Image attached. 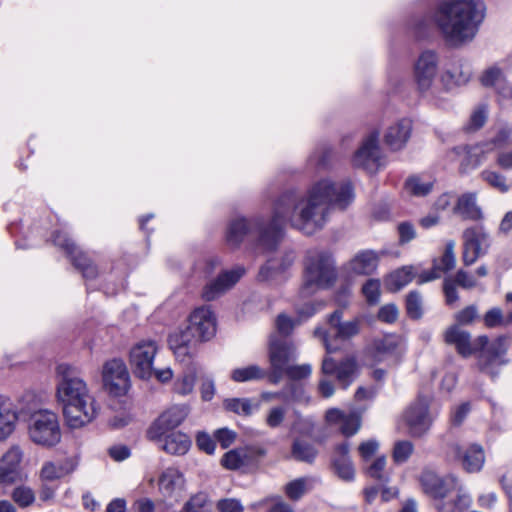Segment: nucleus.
<instances>
[{
    "label": "nucleus",
    "mask_w": 512,
    "mask_h": 512,
    "mask_svg": "<svg viewBox=\"0 0 512 512\" xmlns=\"http://www.w3.org/2000/svg\"><path fill=\"white\" fill-rule=\"evenodd\" d=\"M354 197L353 186L349 181L320 179L304 193L294 190L282 193L275 201L269 219L257 216L231 220L226 229V241L228 245L238 247L245 236L256 234V249L273 251L283 237L286 223L305 235H312L324 228L333 208L346 209Z\"/></svg>",
    "instance_id": "1"
},
{
    "label": "nucleus",
    "mask_w": 512,
    "mask_h": 512,
    "mask_svg": "<svg viewBox=\"0 0 512 512\" xmlns=\"http://www.w3.org/2000/svg\"><path fill=\"white\" fill-rule=\"evenodd\" d=\"M56 400L62 408L66 424L78 429L91 423L100 406L81 372L70 364L56 367Z\"/></svg>",
    "instance_id": "2"
},
{
    "label": "nucleus",
    "mask_w": 512,
    "mask_h": 512,
    "mask_svg": "<svg viewBox=\"0 0 512 512\" xmlns=\"http://www.w3.org/2000/svg\"><path fill=\"white\" fill-rule=\"evenodd\" d=\"M485 13L482 0H443L432 18L448 44L461 46L474 39Z\"/></svg>",
    "instance_id": "3"
},
{
    "label": "nucleus",
    "mask_w": 512,
    "mask_h": 512,
    "mask_svg": "<svg viewBox=\"0 0 512 512\" xmlns=\"http://www.w3.org/2000/svg\"><path fill=\"white\" fill-rule=\"evenodd\" d=\"M445 342L454 345L457 352L464 358L480 351L478 356L479 369L492 378L498 375L500 367L509 362L506 358L509 338L505 335L498 336L492 342L489 341L486 335H482L472 342L469 332L458 325H454L446 330Z\"/></svg>",
    "instance_id": "4"
},
{
    "label": "nucleus",
    "mask_w": 512,
    "mask_h": 512,
    "mask_svg": "<svg viewBox=\"0 0 512 512\" xmlns=\"http://www.w3.org/2000/svg\"><path fill=\"white\" fill-rule=\"evenodd\" d=\"M216 332V319L210 306L193 310L189 322L169 336L168 343L180 362L190 360L194 354L192 346L197 342L210 340Z\"/></svg>",
    "instance_id": "5"
},
{
    "label": "nucleus",
    "mask_w": 512,
    "mask_h": 512,
    "mask_svg": "<svg viewBox=\"0 0 512 512\" xmlns=\"http://www.w3.org/2000/svg\"><path fill=\"white\" fill-rule=\"evenodd\" d=\"M336 279L331 255L323 250H309L305 258V273L302 293L309 295L316 289L327 288Z\"/></svg>",
    "instance_id": "6"
},
{
    "label": "nucleus",
    "mask_w": 512,
    "mask_h": 512,
    "mask_svg": "<svg viewBox=\"0 0 512 512\" xmlns=\"http://www.w3.org/2000/svg\"><path fill=\"white\" fill-rule=\"evenodd\" d=\"M432 400V396L419 393L404 411L403 421L411 437L421 438L430 430L437 414L431 409Z\"/></svg>",
    "instance_id": "7"
},
{
    "label": "nucleus",
    "mask_w": 512,
    "mask_h": 512,
    "mask_svg": "<svg viewBox=\"0 0 512 512\" xmlns=\"http://www.w3.org/2000/svg\"><path fill=\"white\" fill-rule=\"evenodd\" d=\"M30 439L37 445L52 447L61 440V429L56 413L49 410L35 412L28 427Z\"/></svg>",
    "instance_id": "8"
},
{
    "label": "nucleus",
    "mask_w": 512,
    "mask_h": 512,
    "mask_svg": "<svg viewBox=\"0 0 512 512\" xmlns=\"http://www.w3.org/2000/svg\"><path fill=\"white\" fill-rule=\"evenodd\" d=\"M297 356V348L291 341L276 335L271 336L268 348V381L278 384L284 377L285 369L297 359Z\"/></svg>",
    "instance_id": "9"
},
{
    "label": "nucleus",
    "mask_w": 512,
    "mask_h": 512,
    "mask_svg": "<svg viewBox=\"0 0 512 512\" xmlns=\"http://www.w3.org/2000/svg\"><path fill=\"white\" fill-rule=\"evenodd\" d=\"M342 310L334 311L328 318L330 331L326 332L321 328L315 330V335L321 337L327 353H333L339 350L338 340H348L360 332L361 321L354 318L348 321H342Z\"/></svg>",
    "instance_id": "10"
},
{
    "label": "nucleus",
    "mask_w": 512,
    "mask_h": 512,
    "mask_svg": "<svg viewBox=\"0 0 512 512\" xmlns=\"http://www.w3.org/2000/svg\"><path fill=\"white\" fill-rule=\"evenodd\" d=\"M101 377L103 389L110 397H124L131 388L128 368L120 358H113L104 362Z\"/></svg>",
    "instance_id": "11"
},
{
    "label": "nucleus",
    "mask_w": 512,
    "mask_h": 512,
    "mask_svg": "<svg viewBox=\"0 0 512 512\" xmlns=\"http://www.w3.org/2000/svg\"><path fill=\"white\" fill-rule=\"evenodd\" d=\"M439 58L435 51L425 50L413 66V79L418 92L424 97H433V87L438 73Z\"/></svg>",
    "instance_id": "12"
},
{
    "label": "nucleus",
    "mask_w": 512,
    "mask_h": 512,
    "mask_svg": "<svg viewBox=\"0 0 512 512\" xmlns=\"http://www.w3.org/2000/svg\"><path fill=\"white\" fill-rule=\"evenodd\" d=\"M157 352L158 347L153 341L140 342L131 349L130 365L137 377L147 380L155 376L160 380V371L154 368Z\"/></svg>",
    "instance_id": "13"
},
{
    "label": "nucleus",
    "mask_w": 512,
    "mask_h": 512,
    "mask_svg": "<svg viewBox=\"0 0 512 512\" xmlns=\"http://www.w3.org/2000/svg\"><path fill=\"white\" fill-rule=\"evenodd\" d=\"M490 245V235L483 226L465 229L463 232V264L465 266L473 265L478 258L488 253Z\"/></svg>",
    "instance_id": "14"
},
{
    "label": "nucleus",
    "mask_w": 512,
    "mask_h": 512,
    "mask_svg": "<svg viewBox=\"0 0 512 512\" xmlns=\"http://www.w3.org/2000/svg\"><path fill=\"white\" fill-rule=\"evenodd\" d=\"M353 165L361 167L369 172H376L382 165V152L379 146V133L373 131L362 141L361 146L355 152Z\"/></svg>",
    "instance_id": "15"
},
{
    "label": "nucleus",
    "mask_w": 512,
    "mask_h": 512,
    "mask_svg": "<svg viewBox=\"0 0 512 512\" xmlns=\"http://www.w3.org/2000/svg\"><path fill=\"white\" fill-rule=\"evenodd\" d=\"M246 273L245 267L237 265L230 270L220 273L215 279L208 282L202 291L206 301H213L230 290Z\"/></svg>",
    "instance_id": "16"
},
{
    "label": "nucleus",
    "mask_w": 512,
    "mask_h": 512,
    "mask_svg": "<svg viewBox=\"0 0 512 512\" xmlns=\"http://www.w3.org/2000/svg\"><path fill=\"white\" fill-rule=\"evenodd\" d=\"M321 370L324 375H335L339 385L347 389L357 377L358 364L352 356L344 358L339 363L331 357H325Z\"/></svg>",
    "instance_id": "17"
},
{
    "label": "nucleus",
    "mask_w": 512,
    "mask_h": 512,
    "mask_svg": "<svg viewBox=\"0 0 512 512\" xmlns=\"http://www.w3.org/2000/svg\"><path fill=\"white\" fill-rule=\"evenodd\" d=\"M419 481L424 493L434 499L445 498L458 485L457 477L448 475L442 478L431 470H424Z\"/></svg>",
    "instance_id": "18"
},
{
    "label": "nucleus",
    "mask_w": 512,
    "mask_h": 512,
    "mask_svg": "<svg viewBox=\"0 0 512 512\" xmlns=\"http://www.w3.org/2000/svg\"><path fill=\"white\" fill-rule=\"evenodd\" d=\"M448 453L455 460L461 461L464 470L468 473L479 472L485 462L483 448L478 444H471L464 448L457 443H452Z\"/></svg>",
    "instance_id": "19"
},
{
    "label": "nucleus",
    "mask_w": 512,
    "mask_h": 512,
    "mask_svg": "<svg viewBox=\"0 0 512 512\" xmlns=\"http://www.w3.org/2000/svg\"><path fill=\"white\" fill-rule=\"evenodd\" d=\"M53 242L56 246L62 248L72 257L73 264L81 270L83 276L87 279H93L97 276L96 266L84 255L78 252L75 244L65 233L56 232L53 236Z\"/></svg>",
    "instance_id": "20"
},
{
    "label": "nucleus",
    "mask_w": 512,
    "mask_h": 512,
    "mask_svg": "<svg viewBox=\"0 0 512 512\" xmlns=\"http://www.w3.org/2000/svg\"><path fill=\"white\" fill-rule=\"evenodd\" d=\"M350 444L344 441L336 445L332 457V466L334 472L343 481H353L355 478V469L349 457Z\"/></svg>",
    "instance_id": "21"
},
{
    "label": "nucleus",
    "mask_w": 512,
    "mask_h": 512,
    "mask_svg": "<svg viewBox=\"0 0 512 512\" xmlns=\"http://www.w3.org/2000/svg\"><path fill=\"white\" fill-rule=\"evenodd\" d=\"M326 420L330 424L339 426L340 432L345 437L355 435L361 427L360 415L355 412L344 413L343 411L333 408L326 412Z\"/></svg>",
    "instance_id": "22"
},
{
    "label": "nucleus",
    "mask_w": 512,
    "mask_h": 512,
    "mask_svg": "<svg viewBox=\"0 0 512 512\" xmlns=\"http://www.w3.org/2000/svg\"><path fill=\"white\" fill-rule=\"evenodd\" d=\"M456 285L464 289H471L477 285V281L471 274L463 269L458 270L454 278H445L443 282V291L448 305H452L459 298Z\"/></svg>",
    "instance_id": "23"
},
{
    "label": "nucleus",
    "mask_w": 512,
    "mask_h": 512,
    "mask_svg": "<svg viewBox=\"0 0 512 512\" xmlns=\"http://www.w3.org/2000/svg\"><path fill=\"white\" fill-rule=\"evenodd\" d=\"M472 77L470 64L456 61L442 75L441 81L447 90L466 85Z\"/></svg>",
    "instance_id": "24"
},
{
    "label": "nucleus",
    "mask_w": 512,
    "mask_h": 512,
    "mask_svg": "<svg viewBox=\"0 0 512 512\" xmlns=\"http://www.w3.org/2000/svg\"><path fill=\"white\" fill-rule=\"evenodd\" d=\"M18 413L13 401L0 395V441L8 438L15 430Z\"/></svg>",
    "instance_id": "25"
},
{
    "label": "nucleus",
    "mask_w": 512,
    "mask_h": 512,
    "mask_svg": "<svg viewBox=\"0 0 512 512\" xmlns=\"http://www.w3.org/2000/svg\"><path fill=\"white\" fill-rule=\"evenodd\" d=\"M190 437L181 431H162V449L171 455H185L191 447Z\"/></svg>",
    "instance_id": "26"
},
{
    "label": "nucleus",
    "mask_w": 512,
    "mask_h": 512,
    "mask_svg": "<svg viewBox=\"0 0 512 512\" xmlns=\"http://www.w3.org/2000/svg\"><path fill=\"white\" fill-rule=\"evenodd\" d=\"M411 130H412L411 121L406 118L401 119L388 128V130L384 136L385 143L392 150H399L408 141V139L410 137Z\"/></svg>",
    "instance_id": "27"
},
{
    "label": "nucleus",
    "mask_w": 512,
    "mask_h": 512,
    "mask_svg": "<svg viewBox=\"0 0 512 512\" xmlns=\"http://www.w3.org/2000/svg\"><path fill=\"white\" fill-rule=\"evenodd\" d=\"M294 259L295 256L292 252L284 254L281 258L269 259L259 270V280L267 281L276 278L291 267Z\"/></svg>",
    "instance_id": "28"
},
{
    "label": "nucleus",
    "mask_w": 512,
    "mask_h": 512,
    "mask_svg": "<svg viewBox=\"0 0 512 512\" xmlns=\"http://www.w3.org/2000/svg\"><path fill=\"white\" fill-rule=\"evenodd\" d=\"M454 212L463 219L478 221L483 218L481 208L476 202V193L472 192L464 193L458 198Z\"/></svg>",
    "instance_id": "29"
},
{
    "label": "nucleus",
    "mask_w": 512,
    "mask_h": 512,
    "mask_svg": "<svg viewBox=\"0 0 512 512\" xmlns=\"http://www.w3.org/2000/svg\"><path fill=\"white\" fill-rule=\"evenodd\" d=\"M378 255L372 250H365L359 252L350 261V270L358 275H370L378 266Z\"/></svg>",
    "instance_id": "30"
},
{
    "label": "nucleus",
    "mask_w": 512,
    "mask_h": 512,
    "mask_svg": "<svg viewBox=\"0 0 512 512\" xmlns=\"http://www.w3.org/2000/svg\"><path fill=\"white\" fill-rule=\"evenodd\" d=\"M162 487L165 490L166 498L171 501H178L184 490L182 475L175 470H169L165 474H162Z\"/></svg>",
    "instance_id": "31"
},
{
    "label": "nucleus",
    "mask_w": 512,
    "mask_h": 512,
    "mask_svg": "<svg viewBox=\"0 0 512 512\" xmlns=\"http://www.w3.org/2000/svg\"><path fill=\"white\" fill-rule=\"evenodd\" d=\"M317 455L318 450L313 444L300 438H296L293 441L291 446V456L294 460L312 464L314 463Z\"/></svg>",
    "instance_id": "32"
},
{
    "label": "nucleus",
    "mask_w": 512,
    "mask_h": 512,
    "mask_svg": "<svg viewBox=\"0 0 512 512\" xmlns=\"http://www.w3.org/2000/svg\"><path fill=\"white\" fill-rule=\"evenodd\" d=\"M189 409L186 405H174L162 413V431H175L188 416Z\"/></svg>",
    "instance_id": "33"
},
{
    "label": "nucleus",
    "mask_w": 512,
    "mask_h": 512,
    "mask_svg": "<svg viewBox=\"0 0 512 512\" xmlns=\"http://www.w3.org/2000/svg\"><path fill=\"white\" fill-rule=\"evenodd\" d=\"M269 372L258 365H248L236 368L231 373V379L235 382L259 381L268 379Z\"/></svg>",
    "instance_id": "34"
},
{
    "label": "nucleus",
    "mask_w": 512,
    "mask_h": 512,
    "mask_svg": "<svg viewBox=\"0 0 512 512\" xmlns=\"http://www.w3.org/2000/svg\"><path fill=\"white\" fill-rule=\"evenodd\" d=\"M197 368L194 363H189L183 375L173 384V391L181 396L192 393L196 381Z\"/></svg>",
    "instance_id": "35"
},
{
    "label": "nucleus",
    "mask_w": 512,
    "mask_h": 512,
    "mask_svg": "<svg viewBox=\"0 0 512 512\" xmlns=\"http://www.w3.org/2000/svg\"><path fill=\"white\" fill-rule=\"evenodd\" d=\"M414 278V271L412 266H404L397 269L389 275L386 279V287L390 291H399L407 284H409Z\"/></svg>",
    "instance_id": "36"
},
{
    "label": "nucleus",
    "mask_w": 512,
    "mask_h": 512,
    "mask_svg": "<svg viewBox=\"0 0 512 512\" xmlns=\"http://www.w3.org/2000/svg\"><path fill=\"white\" fill-rule=\"evenodd\" d=\"M313 486V479L310 477H300L288 482L284 491L286 496L292 501H298Z\"/></svg>",
    "instance_id": "37"
},
{
    "label": "nucleus",
    "mask_w": 512,
    "mask_h": 512,
    "mask_svg": "<svg viewBox=\"0 0 512 512\" xmlns=\"http://www.w3.org/2000/svg\"><path fill=\"white\" fill-rule=\"evenodd\" d=\"M455 242L450 240L446 243L444 252L439 259L433 261L432 268L440 275L452 270L456 264Z\"/></svg>",
    "instance_id": "38"
},
{
    "label": "nucleus",
    "mask_w": 512,
    "mask_h": 512,
    "mask_svg": "<svg viewBox=\"0 0 512 512\" xmlns=\"http://www.w3.org/2000/svg\"><path fill=\"white\" fill-rule=\"evenodd\" d=\"M492 151H494V149L488 142L468 147L467 160L469 165H471L472 168L478 167L487 159V155Z\"/></svg>",
    "instance_id": "39"
},
{
    "label": "nucleus",
    "mask_w": 512,
    "mask_h": 512,
    "mask_svg": "<svg viewBox=\"0 0 512 512\" xmlns=\"http://www.w3.org/2000/svg\"><path fill=\"white\" fill-rule=\"evenodd\" d=\"M386 467V458L385 456H380L376 458L367 468L366 474L379 482V484H387L390 481L389 474L385 470Z\"/></svg>",
    "instance_id": "40"
},
{
    "label": "nucleus",
    "mask_w": 512,
    "mask_h": 512,
    "mask_svg": "<svg viewBox=\"0 0 512 512\" xmlns=\"http://www.w3.org/2000/svg\"><path fill=\"white\" fill-rule=\"evenodd\" d=\"M433 183L431 181H424L418 176H412L405 182L406 191L416 197H424L432 190Z\"/></svg>",
    "instance_id": "41"
},
{
    "label": "nucleus",
    "mask_w": 512,
    "mask_h": 512,
    "mask_svg": "<svg viewBox=\"0 0 512 512\" xmlns=\"http://www.w3.org/2000/svg\"><path fill=\"white\" fill-rule=\"evenodd\" d=\"M484 324L488 328L509 326L512 324V311L503 316L502 310L498 307L491 308L484 315Z\"/></svg>",
    "instance_id": "42"
},
{
    "label": "nucleus",
    "mask_w": 512,
    "mask_h": 512,
    "mask_svg": "<svg viewBox=\"0 0 512 512\" xmlns=\"http://www.w3.org/2000/svg\"><path fill=\"white\" fill-rule=\"evenodd\" d=\"M333 157L334 152L332 148L327 145H322L312 153L309 161L319 168L326 169L330 166Z\"/></svg>",
    "instance_id": "43"
},
{
    "label": "nucleus",
    "mask_w": 512,
    "mask_h": 512,
    "mask_svg": "<svg viewBox=\"0 0 512 512\" xmlns=\"http://www.w3.org/2000/svg\"><path fill=\"white\" fill-rule=\"evenodd\" d=\"M423 300L418 291H411L406 297V312L411 319H420L423 315Z\"/></svg>",
    "instance_id": "44"
},
{
    "label": "nucleus",
    "mask_w": 512,
    "mask_h": 512,
    "mask_svg": "<svg viewBox=\"0 0 512 512\" xmlns=\"http://www.w3.org/2000/svg\"><path fill=\"white\" fill-rule=\"evenodd\" d=\"M480 176L491 187L501 193H506L510 189V186L506 182V177L496 171L484 170L481 172Z\"/></svg>",
    "instance_id": "45"
},
{
    "label": "nucleus",
    "mask_w": 512,
    "mask_h": 512,
    "mask_svg": "<svg viewBox=\"0 0 512 512\" xmlns=\"http://www.w3.org/2000/svg\"><path fill=\"white\" fill-rule=\"evenodd\" d=\"M287 410L288 409L285 405H276L271 407L267 411L265 424L271 429L279 428L285 421Z\"/></svg>",
    "instance_id": "46"
},
{
    "label": "nucleus",
    "mask_w": 512,
    "mask_h": 512,
    "mask_svg": "<svg viewBox=\"0 0 512 512\" xmlns=\"http://www.w3.org/2000/svg\"><path fill=\"white\" fill-rule=\"evenodd\" d=\"M13 501L21 508L31 506L35 502V493L28 486H18L12 492Z\"/></svg>",
    "instance_id": "47"
},
{
    "label": "nucleus",
    "mask_w": 512,
    "mask_h": 512,
    "mask_svg": "<svg viewBox=\"0 0 512 512\" xmlns=\"http://www.w3.org/2000/svg\"><path fill=\"white\" fill-rule=\"evenodd\" d=\"M184 508L188 512H210L212 504L205 493H198L190 498Z\"/></svg>",
    "instance_id": "48"
},
{
    "label": "nucleus",
    "mask_w": 512,
    "mask_h": 512,
    "mask_svg": "<svg viewBox=\"0 0 512 512\" xmlns=\"http://www.w3.org/2000/svg\"><path fill=\"white\" fill-rule=\"evenodd\" d=\"M414 451V446L409 440L397 441L393 448L392 457L395 463L403 464L407 462Z\"/></svg>",
    "instance_id": "49"
},
{
    "label": "nucleus",
    "mask_w": 512,
    "mask_h": 512,
    "mask_svg": "<svg viewBox=\"0 0 512 512\" xmlns=\"http://www.w3.org/2000/svg\"><path fill=\"white\" fill-rule=\"evenodd\" d=\"M505 76L502 70L497 66H491L486 69L481 77V84L485 87H494L496 88L499 84L503 83Z\"/></svg>",
    "instance_id": "50"
},
{
    "label": "nucleus",
    "mask_w": 512,
    "mask_h": 512,
    "mask_svg": "<svg viewBox=\"0 0 512 512\" xmlns=\"http://www.w3.org/2000/svg\"><path fill=\"white\" fill-rule=\"evenodd\" d=\"M224 406L229 411L245 416L251 415L253 411L251 401L245 398L227 399Z\"/></svg>",
    "instance_id": "51"
},
{
    "label": "nucleus",
    "mask_w": 512,
    "mask_h": 512,
    "mask_svg": "<svg viewBox=\"0 0 512 512\" xmlns=\"http://www.w3.org/2000/svg\"><path fill=\"white\" fill-rule=\"evenodd\" d=\"M221 465L228 470L242 469L243 462L241 449L236 448L226 452L221 459Z\"/></svg>",
    "instance_id": "52"
},
{
    "label": "nucleus",
    "mask_w": 512,
    "mask_h": 512,
    "mask_svg": "<svg viewBox=\"0 0 512 512\" xmlns=\"http://www.w3.org/2000/svg\"><path fill=\"white\" fill-rule=\"evenodd\" d=\"M380 281L378 279H369L362 287L363 295L369 304H376L380 299Z\"/></svg>",
    "instance_id": "53"
},
{
    "label": "nucleus",
    "mask_w": 512,
    "mask_h": 512,
    "mask_svg": "<svg viewBox=\"0 0 512 512\" xmlns=\"http://www.w3.org/2000/svg\"><path fill=\"white\" fill-rule=\"evenodd\" d=\"M312 372L310 364L293 365L292 363L285 369L284 376L290 380H301L309 377Z\"/></svg>",
    "instance_id": "54"
},
{
    "label": "nucleus",
    "mask_w": 512,
    "mask_h": 512,
    "mask_svg": "<svg viewBox=\"0 0 512 512\" xmlns=\"http://www.w3.org/2000/svg\"><path fill=\"white\" fill-rule=\"evenodd\" d=\"M512 136V127L509 125L501 126L496 134L491 138L490 141H487L494 150L504 147L508 144L510 138Z\"/></svg>",
    "instance_id": "55"
},
{
    "label": "nucleus",
    "mask_w": 512,
    "mask_h": 512,
    "mask_svg": "<svg viewBox=\"0 0 512 512\" xmlns=\"http://www.w3.org/2000/svg\"><path fill=\"white\" fill-rule=\"evenodd\" d=\"M196 445L200 451L212 455L216 449L215 440L205 431H199L195 437Z\"/></svg>",
    "instance_id": "56"
},
{
    "label": "nucleus",
    "mask_w": 512,
    "mask_h": 512,
    "mask_svg": "<svg viewBox=\"0 0 512 512\" xmlns=\"http://www.w3.org/2000/svg\"><path fill=\"white\" fill-rule=\"evenodd\" d=\"M65 475V470L61 465L53 462H46L42 466L40 476L43 480L53 481Z\"/></svg>",
    "instance_id": "57"
},
{
    "label": "nucleus",
    "mask_w": 512,
    "mask_h": 512,
    "mask_svg": "<svg viewBox=\"0 0 512 512\" xmlns=\"http://www.w3.org/2000/svg\"><path fill=\"white\" fill-rule=\"evenodd\" d=\"M216 507L220 512H244L243 505L235 498L220 499Z\"/></svg>",
    "instance_id": "58"
},
{
    "label": "nucleus",
    "mask_w": 512,
    "mask_h": 512,
    "mask_svg": "<svg viewBox=\"0 0 512 512\" xmlns=\"http://www.w3.org/2000/svg\"><path fill=\"white\" fill-rule=\"evenodd\" d=\"M486 119H487L486 111L483 108H479L472 113L470 120H469L467 126L465 127V129L467 131H476V130L480 129L485 124Z\"/></svg>",
    "instance_id": "59"
},
{
    "label": "nucleus",
    "mask_w": 512,
    "mask_h": 512,
    "mask_svg": "<svg viewBox=\"0 0 512 512\" xmlns=\"http://www.w3.org/2000/svg\"><path fill=\"white\" fill-rule=\"evenodd\" d=\"M214 437L220 443L221 447L226 449L235 441L236 433L228 428H220L215 431Z\"/></svg>",
    "instance_id": "60"
},
{
    "label": "nucleus",
    "mask_w": 512,
    "mask_h": 512,
    "mask_svg": "<svg viewBox=\"0 0 512 512\" xmlns=\"http://www.w3.org/2000/svg\"><path fill=\"white\" fill-rule=\"evenodd\" d=\"M378 318L383 322L393 323L398 318V308L395 304L384 305L378 312Z\"/></svg>",
    "instance_id": "61"
},
{
    "label": "nucleus",
    "mask_w": 512,
    "mask_h": 512,
    "mask_svg": "<svg viewBox=\"0 0 512 512\" xmlns=\"http://www.w3.org/2000/svg\"><path fill=\"white\" fill-rule=\"evenodd\" d=\"M282 391L285 393L284 400L287 402L299 400L303 393L302 387L293 381L287 383Z\"/></svg>",
    "instance_id": "62"
},
{
    "label": "nucleus",
    "mask_w": 512,
    "mask_h": 512,
    "mask_svg": "<svg viewBox=\"0 0 512 512\" xmlns=\"http://www.w3.org/2000/svg\"><path fill=\"white\" fill-rule=\"evenodd\" d=\"M294 326H295V324L290 317H288L284 314H280L277 317L276 328L280 335L288 336L292 332Z\"/></svg>",
    "instance_id": "63"
},
{
    "label": "nucleus",
    "mask_w": 512,
    "mask_h": 512,
    "mask_svg": "<svg viewBox=\"0 0 512 512\" xmlns=\"http://www.w3.org/2000/svg\"><path fill=\"white\" fill-rule=\"evenodd\" d=\"M398 233L400 242L407 243L413 240L416 236V231L413 225L409 222H402L398 225Z\"/></svg>",
    "instance_id": "64"
}]
</instances>
